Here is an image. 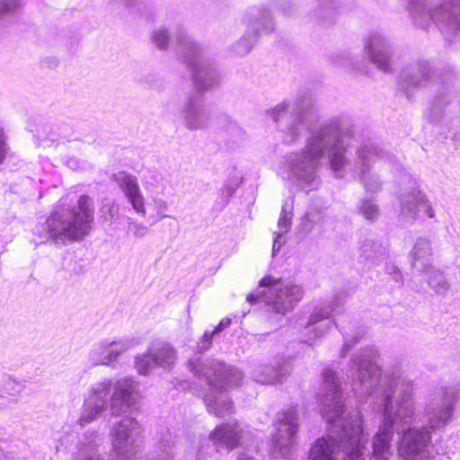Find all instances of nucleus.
<instances>
[{
	"mask_svg": "<svg viewBox=\"0 0 460 460\" xmlns=\"http://www.w3.org/2000/svg\"><path fill=\"white\" fill-rule=\"evenodd\" d=\"M377 356L374 347L362 348L353 354L347 369L351 388L358 398L378 394L383 396V420L373 437L371 451L367 450L368 460H391L395 431L401 434L397 447L401 460H432L431 430L448 423L460 389H445L442 402L427 410L428 426L409 427L415 412L412 382L398 371L380 379ZM323 379L322 413L329 425V434L313 444L306 460H334L340 451L344 452V460H366L367 434L363 431L361 416L358 411L346 413L341 380L335 371L324 369Z\"/></svg>",
	"mask_w": 460,
	"mask_h": 460,
	"instance_id": "nucleus-1",
	"label": "nucleus"
},
{
	"mask_svg": "<svg viewBox=\"0 0 460 460\" xmlns=\"http://www.w3.org/2000/svg\"><path fill=\"white\" fill-rule=\"evenodd\" d=\"M311 102L303 97L284 101L268 111V114L282 133L285 145L298 143L305 132V146L286 156L288 179L302 188L314 187L321 160L327 157L332 171L344 177L349 161L346 155L353 131L338 119H331L313 128H309Z\"/></svg>",
	"mask_w": 460,
	"mask_h": 460,
	"instance_id": "nucleus-2",
	"label": "nucleus"
},
{
	"mask_svg": "<svg viewBox=\"0 0 460 460\" xmlns=\"http://www.w3.org/2000/svg\"><path fill=\"white\" fill-rule=\"evenodd\" d=\"M141 424L134 417H126L115 422L111 438L116 460H134L141 451ZM102 438L95 431L86 432L79 438L72 460H115L101 453Z\"/></svg>",
	"mask_w": 460,
	"mask_h": 460,
	"instance_id": "nucleus-3",
	"label": "nucleus"
},
{
	"mask_svg": "<svg viewBox=\"0 0 460 460\" xmlns=\"http://www.w3.org/2000/svg\"><path fill=\"white\" fill-rule=\"evenodd\" d=\"M137 383L129 377H124L113 384L111 379L104 378L93 384L84 398L78 424L82 427L99 418L110 409L112 416L127 412L137 401Z\"/></svg>",
	"mask_w": 460,
	"mask_h": 460,
	"instance_id": "nucleus-4",
	"label": "nucleus"
},
{
	"mask_svg": "<svg viewBox=\"0 0 460 460\" xmlns=\"http://www.w3.org/2000/svg\"><path fill=\"white\" fill-rule=\"evenodd\" d=\"M189 367L196 376L203 378L210 389L203 397L208 412L217 417L233 413V402L224 391L227 386L237 385L243 373L222 361L211 359L202 362L199 358L190 359Z\"/></svg>",
	"mask_w": 460,
	"mask_h": 460,
	"instance_id": "nucleus-5",
	"label": "nucleus"
},
{
	"mask_svg": "<svg viewBox=\"0 0 460 460\" xmlns=\"http://www.w3.org/2000/svg\"><path fill=\"white\" fill-rule=\"evenodd\" d=\"M93 199L81 195L70 209H58L50 214L41 226L40 236L57 245L82 240L88 235L93 220Z\"/></svg>",
	"mask_w": 460,
	"mask_h": 460,
	"instance_id": "nucleus-6",
	"label": "nucleus"
},
{
	"mask_svg": "<svg viewBox=\"0 0 460 460\" xmlns=\"http://www.w3.org/2000/svg\"><path fill=\"white\" fill-rule=\"evenodd\" d=\"M413 22L426 28L431 22L441 33L451 35L460 31V0H446L429 8L432 0H402Z\"/></svg>",
	"mask_w": 460,
	"mask_h": 460,
	"instance_id": "nucleus-7",
	"label": "nucleus"
},
{
	"mask_svg": "<svg viewBox=\"0 0 460 460\" xmlns=\"http://www.w3.org/2000/svg\"><path fill=\"white\" fill-rule=\"evenodd\" d=\"M177 50L191 73L193 85L199 93L208 92L220 84L218 71L212 63L203 58L197 42L183 31L176 36Z\"/></svg>",
	"mask_w": 460,
	"mask_h": 460,
	"instance_id": "nucleus-8",
	"label": "nucleus"
},
{
	"mask_svg": "<svg viewBox=\"0 0 460 460\" xmlns=\"http://www.w3.org/2000/svg\"><path fill=\"white\" fill-rule=\"evenodd\" d=\"M260 288L268 291L257 290L247 296V302L253 305L261 301L271 307V311L281 315L292 311L304 297L301 286L292 282H284L281 279L266 276L260 281Z\"/></svg>",
	"mask_w": 460,
	"mask_h": 460,
	"instance_id": "nucleus-9",
	"label": "nucleus"
},
{
	"mask_svg": "<svg viewBox=\"0 0 460 460\" xmlns=\"http://www.w3.org/2000/svg\"><path fill=\"white\" fill-rule=\"evenodd\" d=\"M242 22L246 29L241 39L232 46L236 56L247 55L257 42L259 37L273 31L274 24L270 11L263 7H251L243 14Z\"/></svg>",
	"mask_w": 460,
	"mask_h": 460,
	"instance_id": "nucleus-10",
	"label": "nucleus"
},
{
	"mask_svg": "<svg viewBox=\"0 0 460 460\" xmlns=\"http://www.w3.org/2000/svg\"><path fill=\"white\" fill-rule=\"evenodd\" d=\"M391 155L380 146L367 142L356 150L354 171L367 192L376 193L382 188L383 181L371 172L375 163L391 161Z\"/></svg>",
	"mask_w": 460,
	"mask_h": 460,
	"instance_id": "nucleus-11",
	"label": "nucleus"
},
{
	"mask_svg": "<svg viewBox=\"0 0 460 460\" xmlns=\"http://www.w3.org/2000/svg\"><path fill=\"white\" fill-rule=\"evenodd\" d=\"M399 202V221L412 225L416 222L420 211L430 219L435 218L436 212L427 194L420 190L415 180L411 181L409 188L402 189L397 196Z\"/></svg>",
	"mask_w": 460,
	"mask_h": 460,
	"instance_id": "nucleus-12",
	"label": "nucleus"
},
{
	"mask_svg": "<svg viewBox=\"0 0 460 460\" xmlns=\"http://www.w3.org/2000/svg\"><path fill=\"white\" fill-rule=\"evenodd\" d=\"M298 413L296 407L291 406L277 413L276 433L273 435L272 453L288 457L291 447L296 442L298 430Z\"/></svg>",
	"mask_w": 460,
	"mask_h": 460,
	"instance_id": "nucleus-13",
	"label": "nucleus"
},
{
	"mask_svg": "<svg viewBox=\"0 0 460 460\" xmlns=\"http://www.w3.org/2000/svg\"><path fill=\"white\" fill-rule=\"evenodd\" d=\"M181 114L184 128L190 131L207 129L212 117L210 108L194 93L190 94L182 104Z\"/></svg>",
	"mask_w": 460,
	"mask_h": 460,
	"instance_id": "nucleus-14",
	"label": "nucleus"
},
{
	"mask_svg": "<svg viewBox=\"0 0 460 460\" xmlns=\"http://www.w3.org/2000/svg\"><path fill=\"white\" fill-rule=\"evenodd\" d=\"M432 75L428 62L421 59L413 60L405 65L401 71L399 86L410 97L414 91L429 85Z\"/></svg>",
	"mask_w": 460,
	"mask_h": 460,
	"instance_id": "nucleus-15",
	"label": "nucleus"
},
{
	"mask_svg": "<svg viewBox=\"0 0 460 460\" xmlns=\"http://www.w3.org/2000/svg\"><path fill=\"white\" fill-rule=\"evenodd\" d=\"M365 49L378 69L392 71L393 45L385 35L379 31L370 32L365 40Z\"/></svg>",
	"mask_w": 460,
	"mask_h": 460,
	"instance_id": "nucleus-16",
	"label": "nucleus"
},
{
	"mask_svg": "<svg viewBox=\"0 0 460 460\" xmlns=\"http://www.w3.org/2000/svg\"><path fill=\"white\" fill-rule=\"evenodd\" d=\"M111 180L118 184L135 211L145 216V199L141 193L137 178L128 172H119L113 173Z\"/></svg>",
	"mask_w": 460,
	"mask_h": 460,
	"instance_id": "nucleus-17",
	"label": "nucleus"
},
{
	"mask_svg": "<svg viewBox=\"0 0 460 460\" xmlns=\"http://www.w3.org/2000/svg\"><path fill=\"white\" fill-rule=\"evenodd\" d=\"M291 364L287 359H277L272 364L261 365L252 372L254 381L263 385L281 384L291 373Z\"/></svg>",
	"mask_w": 460,
	"mask_h": 460,
	"instance_id": "nucleus-18",
	"label": "nucleus"
},
{
	"mask_svg": "<svg viewBox=\"0 0 460 460\" xmlns=\"http://www.w3.org/2000/svg\"><path fill=\"white\" fill-rule=\"evenodd\" d=\"M452 109L442 107L440 100H438L426 112V117L432 122L441 121L443 127L449 134L447 137L460 145V116H453Z\"/></svg>",
	"mask_w": 460,
	"mask_h": 460,
	"instance_id": "nucleus-19",
	"label": "nucleus"
},
{
	"mask_svg": "<svg viewBox=\"0 0 460 460\" xmlns=\"http://www.w3.org/2000/svg\"><path fill=\"white\" fill-rule=\"evenodd\" d=\"M338 305L339 301L336 298L332 301L331 305L325 306H316L314 308L305 326L307 332H314V337L309 336L305 342L309 343L313 340L320 339L331 330L332 326V322H326L319 325L317 324L323 320L329 319L332 314V312L336 311Z\"/></svg>",
	"mask_w": 460,
	"mask_h": 460,
	"instance_id": "nucleus-20",
	"label": "nucleus"
},
{
	"mask_svg": "<svg viewBox=\"0 0 460 460\" xmlns=\"http://www.w3.org/2000/svg\"><path fill=\"white\" fill-rule=\"evenodd\" d=\"M246 433L237 423L224 424L217 427L210 434V439L217 447H226L232 450L243 444Z\"/></svg>",
	"mask_w": 460,
	"mask_h": 460,
	"instance_id": "nucleus-21",
	"label": "nucleus"
},
{
	"mask_svg": "<svg viewBox=\"0 0 460 460\" xmlns=\"http://www.w3.org/2000/svg\"><path fill=\"white\" fill-rule=\"evenodd\" d=\"M432 256L431 240L427 237L417 238L410 252L411 268L419 273L427 271L431 268Z\"/></svg>",
	"mask_w": 460,
	"mask_h": 460,
	"instance_id": "nucleus-22",
	"label": "nucleus"
},
{
	"mask_svg": "<svg viewBox=\"0 0 460 460\" xmlns=\"http://www.w3.org/2000/svg\"><path fill=\"white\" fill-rule=\"evenodd\" d=\"M359 250V260L368 268L380 265L387 257L386 248L373 237L365 238L360 243Z\"/></svg>",
	"mask_w": 460,
	"mask_h": 460,
	"instance_id": "nucleus-23",
	"label": "nucleus"
},
{
	"mask_svg": "<svg viewBox=\"0 0 460 460\" xmlns=\"http://www.w3.org/2000/svg\"><path fill=\"white\" fill-rule=\"evenodd\" d=\"M174 456L175 436L167 431L160 436L150 454L149 460H173Z\"/></svg>",
	"mask_w": 460,
	"mask_h": 460,
	"instance_id": "nucleus-24",
	"label": "nucleus"
},
{
	"mask_svg": "<svg viewBox=\"0 0 460 460\" xmlns=\"http://www.w3.org/2000/svg\"><path fill=\"white\" fill-rule=\"evenodd\" d=\"M150 351L156 360L158 367H169L175 361V350L167 342L156 341L149 346Z\"/></svg>",
	"mask_w": 460,
	"mask_h": 460,
	"instance_id": "nucleus-25",
	"label": "nucleus"
},
{
	"mask_svg": "<svg viewBox=\"0 0 460 460\" xmlns=\"http://www.w3.org/2000/svg\"><path fill=\"white\" fill-rule=\"evenodd\" d=\"M111 341L104 340L93 347L89 353L93 365L112 366L115 363L113 356L110 357V352H111Z\"/></svg>",
	"mask_w": 460,
	"mask_h": 460,
	"instance_id": "nucleus-26",
	"label": "nucleus"
},
{
	"mask_svg": "<svg viewBox=\"0 0 460 460\" xmlns=\"http://www.w3.org/2000/svg\"><path fill=\"white\" fill-rule=\"evenodd\" d=\"M119 205L111 198H104L102 199L99 208V220L103 226H111L119 217Z\"/></svg>",
	"mask_w": 460,
	"mask_h": 460,
	"instance_id": "nucleus-27",
	"label": "nucleus"
},
{
	"mask_svg": "<svg viewBox=\"0 0 460 460\" xmlns=\"http://www.w3.org/2000/svg\"><path fill=\"white\" fill-rule=\"evenodd\" d=\"M314 15L318 19L330 22L341 6V0H314Z\"/></svg>",
	"mask_w": 460,
	"mask_h": 460,
	"instance_id": "nucleus-28",
	"label": "nucleus"
},
{
	"mask_svg": "<svg viewBox=\"0 0 460 460\" xmlns=\"http://www.w3.org/2000/svg\"><path fill=\"white\" fill-rule=\"evenodd\" d=\"M246 139L245 131L233 120H227L225 128V141L230 148H234Z\"/></svg>",
	"mask_w": 460,
	"mask_h": 460,
	"instance_id": "nucleus-29",
	"label": "nucleus"
},
{
	"mask_svg": "<svg viewBox=\"0 0 460 460\" xmlns=\"http://www.w3.org/2000/svg\"><path fill=\"white\" fill-rule=\"evenodd\" d=\"M110 357L113 356L114 361L118 360V358L124 352L140 344V340L133 336L121 337L116 341H111Z\"/></svg>",
	"mask_w": 460,
	"mask_h": 460,
	"instance_id": "nucleus-30",
	"label": "nucleus"
},
{
	"mask_svg": "<svg viewBox=\"0 0 460 460\" xmlns=\"http://www.w3.org/2000/svg\"><path fill=\"white\" fill-rule=\"evenodd\" d=\"M135 367L138 374L142 376L148 375L153 369L158 367L149 348L145 353L135 356Z\"/></svg>",
	"mask_w": 460,
	"mask_h": 460,
	"instance_id": "nucleus-31",
	"label": "nucleus"
},
{
	"mask_svg": "<svg viewBox=\"0 0 460 460\" xmlns=\"http://www.w3.org/2000/svg\"><path fill=\"white\" fill-rule=\"evenodd\" d=\"M429 288L438 295H444L449 288V283L444 273L438 270H433L428 279Z\"/></svg>",
	"mask_w": 460,
	"mask_h": 460,
	"instance_id": "nucleus-32",
	"label": "nucleus"
},
{
	"mask_svg": "<svg viewBox=\"0 0 460 460\" xmlns=\"http://www.w3.org/2000/svg\"><path fill=\"white\" fill-rule=\"evenodd\" d=\"M293 208V199L288 198L284 200L282 204L281 214L278 222L279 232L275 234H281L282 235L288 232L291 226V210Z\"/></svg>",
	"mask_w": 460,
	"mask_h": 460,
	"instance_id": "nucleus-33",
	"label": "nucleus"
},
{
	"mask_svg": "<svg viewBox=\"0 0 460 460\" xmlns=\"http://www.w3.org/2000/svg\"><path fill=\"white\" fill-rule=\"evenodd\" d=\"M323 218L321 210L314 208L308 211L304 217L301 218L300 232L304 234H310L314 226L317 225Z\"/></svg>",
	"mask_w": 460,
	"mask_h": 460,
	"instance_id": "nucleus-34",
	"label": "nucleus"
},
{
	"mask_svg": "<svg viewBox=\"0 0 460 460\" xmlns=\"http://www.w3.org/2000/svg\"><path fill=\"white\" fill-rule=\"evenodd\" d=\"M358 213L370 222L376 221L380 215L378 206L371 199L359 200Z\"/></svg>",
	"mask_w": 460,
	"mask_h": 460,
	"instance_id": "nucleus-35",
	"label": "nucleus"
},
{
	"mask_svg": "<svg viewBox=\"0 0 460 460\" xmlns=\"http://www.w3.org/2000/svg\"><path fill=\"white\" fill-rule=\"evenodd\" d=\"M343 336V346L341 350V358H345L347 353L356 346L365 335V331L363 329H358L355 333H349L346 332L341 331Z\"/></svg>",
	"mask_w": 460,
	"mask_h": 460,
	"instance_id": "nucleus-36",
	"label": "nucleus"
},
{
	"mask_svg": "<svg viewBox=\"0 0 460 460\" xmlns=\"http://www.w3.org/2000/svg\"><path fill=\"white\" fill-rule=\"evenodd\" d=\"M0 392L5 394L8 398H13L12 406L17 402L20 393L22 392V385L13 379H7Z\"/></svg>",
	"mask_w": 460,
	"mask_h": 460,
	"instance_id": "nucleus-37",
	"label": "nucleus"
},
{
	"mask_svg": "<svg viewBox=\"0 0 460 460\" xmlns=\"http://www.w3.org/2000/svg\"><path fill=\"white\" fill-rule=\"evenodd\" d=\"M22 5V0H0V17L15 15Z\"/></svg>",
	"mask_w": 460,
	"mask_h": 460,
	"instance_id": "nucleus-38",
	"label": "nucleus"
},
{
	"mask_svg": "<svg viewBox=\"0 0 460 460\" xmlns=\"http://www.w3.org/2000/svg\"><path fill=\"white\" fill-rule=\"evenodd\" d=\"M169 39V32L164 28H159L153 31L152 41L161 50L167 49Z\"/></svg>",
	"mask_w": 460,
	"mask_h": 460,
	"instance_id": "nucleus-39",
	"label": "nucleus"
},
{
	"mask_svg": "<svg viewBox=\"0 0 460 460\" xmlns=\"http://www.w3.org/2000/svg\"><path fill=\"white\" fill-rule=\"evenodd\" d=\"M217 337L214 332H205L197 344V349L199 352L206 351L212 346L213 339Z\"/></svg>",
	"mask_w": 460,
	"mask_h": 460,
	"instance_id": "nucleus-40",
	"label": "nucleus"
},
{
	"mask_svg": "<svg viewBox=\"0 0 460 460\" xmlns=\"http://www.w3.org/2000/svg\"><path fill=\"white\" fill-rule=\"evenodd\" d=\"M332 62L341 67H355V65L353 63V60L351 59V57L345 53H337L335 56L332 57Z\"/></svg>",
	"mask_w": 460,
	"mask_h": 460,
	"instance_id": "nucleus-41",
	"label": "nucleus"
},
{
	"mask_svg": "<svg viewBox=\"0 0 460 460\" xmlns=\"http://www.w3.org/2000/svg\"><path fill=\"white\" fill-rule=\"evenodd\" d=\"M277 7L285 16L293 14L294 4L289 0H279Z\"/></svg>",
	"mask_w": 460,
	"mask_h": 460,
	"instance_id": "nucleus-42",
	"label": "nucleus"
},
{
	"mask_svg": "<svg viewBox=\"0 0 460 460\" xmlns=\"http://www.w3.org/2000/svg\"><path fill=\"white\" fill-rule=\"evenodd\" d=\"M7 151H8V145L6 143V137L4 133V130L0 128V164L5 159Z\"/></svg>",
	"mask_w": 460,
	"mask_h": 460,
	"instance_id": "nucleus-43",
	"label": "nucleus"
},
{
	"mask_svg": "<svg viewBox=\"0 0 460 460\" xmlns=\"http://www.w3.org/2000/svg\"><path fill=\"white\" fill-rule=\"evenodd\" d=\"M232 323L231 318H223L220 323L213 330L214 334L219 335L225 329L228 328Z\"/></svg>",
	"mask_w": 460,
	"mask_h": 460,
	"instance_id": "nucleus-44",
	"label": "nucleus"
},
{
	"mask_svg": "<svg viewBox=\"0 0 460 460\" xmlns=\"http://www.w3.org/2000/svg\"><path fill=\"white\" fill-rule=\"evenodd\" d=\"M12 401H13V398H8L0 392V411L10 408L12 406Z\"/></svg>",
	"mask_w": 460,
	"mask_h": 460,
	"instance_id": "nucleus-45",
	"label": "nucleus"
},
{
	"mask_svg": "<svg viewBox=\"0 0 460 460\" xmlns=\"http://www.w3.org/2000/svg\"><path fill=\"white\" fill-rule=\"evenodd\" d=\"M276 234V237L273 241V245H272V256H276V253L279 251V249L282 246V242H280V238H281L282 234Z\"/></svg>",
	"mask_w": 460,
	"mask_h": 460,
	"instance_id": "nucleus-46",
	"label": "nucleus"
},
{
	"mask_svg": "<svg viewBox=\"0 0 460 460\" xmlns=\"http://www.w3.org/2000/svg\"><path fill=\"white\" fill-rule=\"evenodd\" d=\"M390 279L393 280L397 287H401L403 283L402 274L400 270L390 276Z\"/></svg>",
	"mask_w": 460,
	"mask_h": 460,
	"instance_id": "nucleus-47",
	"label": "nucleus"
},
{
	"mask_svg": "<svg viewBox=\"0 0 460 460\" xmlns=\"http://www.w3.org/2000/svg\"><path fill=\"white\" fill-rule=\"evenodd\" d=\"M400 270L398 267L394 264H386L385 266V272L391 276L392 274H394L396 271Z\"/></svg>",
	"mask_w": 460,
	"mask_h": 460,
	"instance_id": "nucleus-48",
	"label": "nucleus"
},
{
	"mask_svg": "<svg viewBox=\"0 0 460 460\" xmlns=\"http://www.w3.org/2000/svg\"><path fill=\"white\" fill-rule=\"evenodd\" d=\"M136 232H135V234L137 235L139 234L140 236H143L146 234V227L143 225H137L136 226Z\"/></svg>",
	"mask_w": 460,
	"mask_h": 460,
	"instance_id": "nucleus-49",
	"label": "nucleus"
},
{
	"mask_svg": "<svg viewBox=\"0 0 460 460\" xmlns=\"http://www.w3.org/2000/svg\"><path fill=\"white\" fill-rule=\"evenodd\" d=\"M238 460H253L251 456H249L246 453L240 454L238 456Z\"/></svg>",
	"mask_w": 460,
	"mask_h": 460,
	"instance_id": "nucleus-50",
	"label": "nucleus"
},
{
	"mask_svg": "<svg viewBox=\"0 0 460 460\" xmlns=\"http://www.w3.org/2000/svg\"><path fill=\"white\" fill-rule=\"evenodd\" d=\"M138 0H125L126 2V5H133L135 4V2H137Z\"/></svg>",
	"mask_w": 460,
	"mask_h": 460,
	"instance_id": "nucleus-51",
	"label": "nucleus"
}]
</instances>
